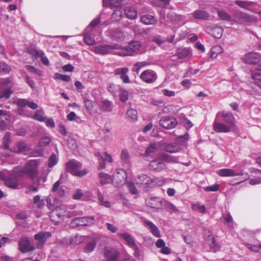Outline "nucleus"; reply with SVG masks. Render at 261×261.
Segmentation results:
<instances>
[{"label":"nucleus","mask_w":261,"mask_h":261,"mask_svg":"<svg viewBox=\"0 0 261 261\" xmlns=\"http://www.w3.org/2000/svg\"><path fill=\"white\" fill-rule=\"evenodd\" d=\"M156 148V144L155 143H152L149 145V146L148 147H147V148L145 151V153L146 155H149L151 153L154 152V151L155 150Z\"/></svg>","instance_id":"nucleus-56"},{"label":"nucleus","mask_w":261,"mask_h":261,"mask_svg":"<svg viewBox=\"0 0 261 261\" xmlns=\"http://www.w3.org/2000/svg\"><path fill=\"white\" fill-rule=\"evenodd\" d=\"M141 42L138 40L130 41L127 46L123 47L121 46L118 53L120 56H133L141 52Z\"/></svg>","instance_id":"nucleus-1"},{"label":"nucleus","mask_w":261,"mask_h":261,"mask_svg":"<svg viewBox=\"0 0 261 261\" xmlns=\"http://www.w3.org/2000/svg\"><path fill=\"white\" fill-rule=\"evenodd\" d=\"M98 177L100 185L102 186L108 184L110 180L112 181L111 176L108 174L103 172H101L98 174Z\"/></svg>","instance_id":"nucleus-35"},{"label":"nucleus","mask_w":261,"mask_h":261,"mask_svg":"<svg viewBox=\"0 0 261 261\" xmlns=\"http://www.w3.org/2000/svg\"><path fill=\"white\" fill-rule=\"evenodd\" d=\"M96 245V243L94 241H92L89 242L86 247L85 248L84 250L86 252H90L92 251Z\"/></svg>","instance_id":"nucleus-60"},{"label":"nucleus","mask_w":261,"mask_h":261,"mask_svg":"<svg viewBox=\"0 0 261 261\" xmlns=\"http://www.w3.org/2000/svg\"><path fill=\"white\" fill-rule=\"evenodd\" d=\"M28 100L23 98L18 99L16 101V104L18 108H24L25 106H28Z\"/></svg>","instance_id":"nucleus-55"},{"label":"nucleus","mask_w":261,"mask_h":261,"mask_svg":"<svg viewBox=\"0 0 261 261\" xmlns=\"http://www.w3.org/2000/svg\"><path fill=\"white\" fill-rule=\"evenodd\" d=\"M149 168L150 169L157 172H160L164 168V164L157 160H153L149 163Z\"/></svg>","instance_id":"nucleus-28"},{"label":"nucleus","mask_w":261,"mask_h":261,"mask_svg":"<svg viewBox=\"0 0 261 261\" xmlns=\"http://www.w3.org/2000/svg\"><path fill=\"white\" fill-rule=\"evenodd\" d=\"M159 123L163 128L170 129L174 128L177 125V121L173 117L166 116L160 120Z\"/></svg>","instance_id":"nucleus-9"},{"label":"nucleus","mask_w":261,"mask_h":261,"mask_svg":"<svg viewBox=\"0 0 261 261\" xmlns=\"http://www.w3.org/2000/svg\"><path fill=\"white\" fill-rule=\"evenodd\" d=\"M28 149V145L26 143L23 141L18 142L14 147V151L17 153L22 152Z\"/></svg>","instance_id":"nucleus-37"},{"label":"nucleus","mask_w":261,"mask_h":261,"mask_svg":"<svg viewBox=\"0 0 261 261\" xmlns=\"http://www.w3.org/2000/svg\"><path fill=\"white\" fill-rule=\"evenodd\" d=\"M103 5L107 7L109 5L111 9L119 8L121 7V3L119 0H103Z\"/></svg>","instance_id":"nucleus-34"},{"label":"nucleus","mask_w":261,"mask_h":261,"mask_svg":"<svg viewBox=\"0 0 261 261\" xmlns=\"http://www.w3.org/2000/svg\"><path fill=\"white\" fill-rule=\"evenodd\" d=\"M164 201L161 200L159 197H151L146 199V205L153 208H160L163 206Z\"/></svg>","instance_id":"nucleus-18"},{"label":"nucleus","mask_w":261,"mask_h":261,"mask_svg":"<svg viewBox=\"0 0 261 261\" xmlns=\"http://www.w3.org/2000/svg\"><path fill=\"white\" fill-rule=\"evenodd\" d=\"M33 119L37 120L40 122L45 121L46 120L45 117L43 116V112L40 110H37L34 116L32 117Z\"/></svg>","instance_id":"nucleus-44"},{"label":"nucleus","mask_w":261,"mask_h":261,"mask_svg":"<svg viewBox=\"0 0 261 261\" xmlns=\"http://www.w3.org/2000/svg\"><path fill=\"white\" fill-rule=\"evenodd\" d=\"M95 156L97 158L98 160L100 161L98 166V170L106 168V162H107L109 163H112L113 162L112 156L107 152H105L103 155H101L99 152H96L95 153Z\"/></svg>","instance_id":"nucleus-11"},{"label":"nucleus","mask_w":261,"mask_h":261,"mask_svg":"<svg viewBox=\"0 0 261 261\" xmlns=\"http://www.w3.org/2000/svg\"><path fill=\"white\" fill-rule=\"evenodd\" d=\"M234 3L240 7L244 9H248V8L252 6L253 4L252 2L250 1H243L240 0H237Z\"/></svg>","instance_id":"nucleus-43"},{"label":"nucleus","mask_w":261,"mask_h":261,"mask_svg":"<svg viewBox=\"0 0 261 261\" xmlns=\"http://www.w3.org/2000/svg\"><path fill=\"white\" fill-rule=\"evenodd\" d=\"M126 178V175L124 170L121 168L117 169L114 171L112 182L115 186L119 187L125 182Z\"/></svg>","instance_id":"nucleus-5"},{"label":"nucleus","mask_w":261,"mask_h":261,"mask_svg":"<svg viewBox=\"0 0 261 261\" xmlns=\"http://www.w3.org/2000/svg\"><path fill=\"white\" fill-rule=\"evenodd\" d=\"M217 13L220 19L225 21H231V24H234V23L237 22L235 20L231 19V16L226 11L221 10H218Z\"/></svg>","instance_id":"nucleus-30"},{"label":"nucleus","mask_w":261,"mask_h":261,"mask_svg":"<svg viewBox=\"0 0 261 261\" xmlns=\"http://www.w3.org/2000/svg\"><path fill=\"white\" fill-rule=\"evenodd\" d=\"M261 55L257 52L250 51L242 58V61L247 64L255 65L260 60Z\"/></svg>","instance_id":"nucleus-6"},{"label":"nucleus","mask_w":261,"mask_h":261,"mask_svg":"<svg viewBox=\"0 0 261 261\" xmlns=\"http://www.w3.org/2000/svg\"><path fill=\"white\" fill-rule=\"evenodd\" d=\"M143 223L145 226H147L149 227L150 232L154 236L157 238H160L161 237L159 228L154 223L147 220H144Z\"/></svg>","instance_id":"nucleus-21"},{"label":"nucleus","mask_w":261,"mask_h":261,"mask_svg":"<svg viewBox=\"0 0 261 261\" xmlns=\"http://www.w3.org/2000/svg\"><path fill=\"white\" fill-rule=\"evenodd\" d=\"M141 21L142 23L149 25L154 24L156 22V20L154 16L151 15L146 14L143 15L141 17Z\"/></svg>","instance_id":"nucleus-32"},{"label":"nucleus","mask_w":261,"mask_h":261,"mask_svg":"<svg viewBox=\"0 0 261 261\" xmlns=\"http://www.w3.org/2000/svg\"><path fill=\"white\" fill-rule=\"evenodd\" d=\"M175 38L174 35H171L169 36L166 39H164L161 36L154 37L153 39V41L157 43L158 45H161L166 42L172 43Z\"/></svg>","instance_id":"nucleus-31"},{"label":"nucleus","mask_w":261,"mask_h":261,"mask_svg":"<svg viewBox=\"0 0 261 261\" xmlns=\"http://www.w3.org/2000/svg\"><path fill=\"white\" fill-rule=\"evenodd\" d=\"M99 109L103 112H111L112 111V102L107 99L103 100L100 102Z\"/></svg>","instance_id":"nucleus-25"},{"label":"nucleus","mask_w":261,"mask_h":261,"mask_svg":"<svg viewBox=\"0 0 261 261\" xmlns=\"http://www.w3.org/2000/svg\"><path fill=\"white\" fill-rule=\"evenodd\" d=\"M11 133L7 132L3 138V147L5 149H9L10 142Z\"/></svg>","instance_id":"nucleus-45"},{"label":"nucleus","mask_w":261,"mask_h":261,"mask_svg":"<svg viewBox=\"0 0 261 261\" xmlns=\"http://www.w3.org/2000/svg\"><path fill=\"white\" fill-rule=\"evenodd\" d=\"M213 128L217 133H227L234 130L226 124L217 122L216 119L213 122Z\"/></svg>","instance_id":"nucleus-16"},{"label":"nucleus","mask_w":261,"mask_h":261,"mask_svg":"<svg viewBox=\"0 0 261 261\" xmlns=\"http://www.w3.org/2000/svg\"><path fill=\"white\" fill-rule=\"evenodd\" d=\"M51 236L50 232L46 231H40L34 236V239L37 241V248L41 249L43 248L45 244L46 240Z\"/></svg>","instance_id":"nucleus-12"},{"label":"nucleus","mask_w":261,"mask_h":261,"mask_svg":"<svg viewBox=\"0 0 261 261\" xmlns=\"http://www.w3.org/2000/svg\"><path fill=\"white\" fill-rule=\"evenodd\" d=\"M13 85V83L12 80L10 78L8 77L3 79L0 83V88L4 90L6 88H9L11 87V90H12Z\"/></svg>","instance_id":"nucleus-39"},{"label":"nucleus","mask_w":261,"mask_h":261,"mask_svg":"<svg viewBox=\"0 0 261 261\" xmlns=\"http://www.w3.org/2000/svg\"><path fill=\"white\" fill-rule=\"evenodd\" d=\"M5 185L10 189H18L20 183L18 180L17 176L14 174H11L6 177L4 179Z\"/></svg>","instance_id":"nucleus-13"},{"label":"nucleus","mask_w":261,"mask_h":261,"mask_svg":"<svg viewBox=\"0 0 261 261\" xmlns=\"http://www.w3.org/2000/svg\"><path fill=\"white\" fill-rule=\"evenodd\" d=\"M38 162L37 160H30L26 163L22 170V172L28 175L31 179H34L38 173Z\"/></svg>","instance_id":"nucleus-3"},{"label":"nucleus","mask_w":261,"mask_h":261,"mask_svg":"<svg viewBox=\"0 0 261 261\" xmlns=\"http://www.w3.org/2000/svg\"><path fill=\"white\" fill-rule=\"evenodd\" d=\"M67 171L70 172L73 175L82 177L87 174L88 172L86 169L80 171L82 164L75 160H70L67 162L66 164Z\"/></svg>","instance_id":"nucleus-2"},{"label":"nucleus","mask_w":261,"mask_h":261,"mask_svg":"<svg viewBox=\"0 0 261 261\" xmlns=\"http://www.w3.org/2000/svg\"><path fill=\"white\" fill-rule=\"evenodd\" d=\"M58 159L55 153H53L49 156L48 161V166L49 167H52L58 163Z\"/></svg>","instance_id":"nucleus-52"},{"label":"nucleus","mask_w":261,"mask_h":261,"mask_svg":"<svg viewBox=\"0 0 261 261\" xmlns=\"http://www.w3.org/2000/svg\"><path fill=\"white\" fill-rule=\"evenodd\" d=\"M176 55L178 59H182L189 58L191 55V50L188 48H179Z\"/></svg>","instance_id":"nucleus-26"},{"label":"nucleus","mask_w":261,"mask_h":261,"mask_svg":"<svg viewBox=\"0 0 261 261\" xmlns=\"http://www.w3.org/2000/svg\"><path fill=\"white\" fill-rule=\"evenodd\" d=\"M30 53L35 58H41L44 55V53L42 50H37L36 49H31Z\"/></svg>","instance_id":"nucleus-58"},{"label":"nucleus","mask_w":261,"mask_h":261,"mask_svg":"<svg viewBox=\"0 0 261 261\" xmlns=\"http://www.w3.org/2000/svg\"><path fill=\"white\" fill-rule=\"evenodd\" d=\"M233 15L236 19L244 22H254L257 20L255 17L239 10L234 11Z\"/></svg>","instance_id":"nucleus-8"},{"label":"nucleus","mask_w":261,"mask_h":261,"mask_svg":"<svg viewBox=\"0 0 261 261\" xmlns=\"http://www.w3.org/2000/svg\"><path fill=\"white\" fill-rule=\"evenodd\" d=\"M219 188L220 185L219 184H215L212 186L205 187L203 189L206 192H216L219 190Z\"/></svg>","instance_id":"nucleus-57"},{"label":"nucleus","mask_w":261,"mask_h":261,"mask_svg":"<svg viewBox=\"0 0 261 261\" xmlns=\"http://www.w3.org/2000/svg\"><path fill=\"white\" fill-rule=\"evenodd\" d=\"M11 68L10 66L5 63H0V73L8 74L10 72Z\"/></svg>","instance_id":"nucleus-49"},{"label":"nucleus","mask_w":261,"mask_h":261,"mask_svg":"<svg viewBox=\"0 0 261 261\" xmlns=\"http://www.w3.org/2000/svg\"><path fill=\"white\" fill-rule=\"evenodd\" d=\"M181 123L186 127V128L189 129L192 127L193 124L187 118L183 117L181 118Z\"/></svg>","instance_id":"nucleus-63"},{"label":"nucleus","mask_w":261,"mask_h":261,"mask_svg":"<svg viewBox=\"0 0 261 261\" xmlns=\"http://www.w3.org/2000/svg\"><path fill=\"white\" fill-rule=\"evenodd\" d=\"M104 256L107 259L102 261H117L119 252L114 249H106L104 252Z\"/></svg>","instance_id":"nucleus-19"},{"label":"nucleus","mask_w":261,"mask_h":261,"mask_svg":"<svg viewBox=\"0 0 261 261\" xmlns=\"http://www.w3.org/2000/svg\"><path fill=\"white\" fill-rule=\"evenodd\" d=\"M219 115H221L224 121L229 125V126L234 130L237 129L235 118L231 113L226 112H219L217 114L216 117H217Z\"/></svg>","instance_id":"nucleus-15"},{"label":"nucleus","mask_w":261,"mask_h":261,"mask_svg":"<svg viewBox=\"0 0 261 261\" xmlns=\"http://www.w3.org/2000/svg\"><path fill=\"white\" fill-rule=\"evenodd\" d=\"M51 139L48 137H44L40 139L39 143L38 146L39 147H43L48 145L50 142Z\"/></svg>","instance_id":"nucleus-53"},{"label":"nucleus","mask_w":261,"mask_h":261,"mask_svg":"<svg viewBox=\"0 0 261 261\" xmlns=\"http://www.w3.org/2000/svg\"><path fill=\"white\" fill-rule=\"evenodd\" d=\"M159 159L168 163L176 164L178 163V159L177 157L170 155L165 153L160 154Z\"/></svg>","instance_id":"nucleus-22"},{"label":"nucleus","mask_w":261,"mask_h":261,"mask_svg":"<svg viewBox=\"0 0 261 261\" xmlns=\"http://www.w3.org/2000/svg\"><path fill=\"white\" fill-rule=\"evenodd\" d=\"M118 235L119 237L123 238L125 241L127 245L129 247L132 248L136 246V244L129 234L127 233H118Z\"/></svg>","instance_id":"nucleus-24"},{"label":"nucleus","mask_w":261,"mask_h":261,"mask_svg":"<svg viewBox=\"0 0 261 261\" xmlns=\"http://www.w3.org/2000/svg\"><path fill=\"white\" fill-rule=\"evenodd\" d=\"M97 196L98 199L101 205H103L106 207H109L110 206L111 204L110 202H109L108 201H105L103 200V196L99 191H98L97 192Z\"/></svg>","instance_id":"nucleus-51"},{"label":"nucleus","mask_w":261,"mask_h":261,"mask_svg":"<svg viewBox=\"0 0 261 261\" xmlns=\"http://www.w3.org/2000/svg\"><path fill=\"white\" fill-rule=\"evenodd\" d=\"M217 173L220 176H236L243 175V180H245L249 178V175L248 173L236 172L234 170L229 168L219 170Z\"/></svg>","instance_id":"nucleus-10"},{"label":"nucleus","mask_w":261,"mask_h":261,"mask_svg":"<svg viewBox=\"0 0 261 261\" xmlns=\"http://www.w3.org/2000/svg\"><path fill=\"white\" fill-rule=\"evenodd\" d=\"M251 78L254 81L256 84L258 86H261V73L256 72L252 73Z\"/></svg>","instance_id":"nucleus-54"},{"label":"nucleus","mask_w":261,"mask_h":261,"mask_svg":"<svg viewBox=\"0 0 261 261\" xmlns=\"http://www.w3.org/2000/svg\"><path fill=\"white\" fill-rule=\"evenodd\" d=\"M35 248L30 244L29 239L27 237H22L18 242V249L23 253L32 252Z\"/></svg>","instance_id":"nucleus-7"},{"label":"nucleus","mask_w":261,"mask_h":261,"mask_svg":"<svg viewBox=\"0 0 261 261\" xmlns=\"http://www.w3.org/2000/svg\"><path fill=\"white\" fill-rule=\"evenodd\" d=\"M157 77L155 72L150 69L144 70L140 75V78L143 82L148 84L154 82L156 80Z\"/></svg>","instance_id":"nucleus-14"},{"label":"nucleus","mask_w":261,"mask_h":261,"mask_svg":"<svg viewBox=\"0 0 261 261\" xmlns=\"http://www.w3.org/2000/svg\"><path fill=\"white\" fill-rule=\"evenodd\" d=\"M222 48L219 45H216L213 47L211 49V57L212 58H216L217 55L222 52Z\"/></svg>","instance_id":"nucleus-46"},{"label":"nucleus","mask_w":261,"mask_h":261,"mask_svg":"<svg viewBox=\"0 0 261 261\" xmlns=\"http://www.w3.org/2000/svg\"><path fill=\"white\" fill-rule=\"evenodd\" d=\"M153 180L148 176L145 174H141L138 176L137 184L143 187H146L152 182Z\"/></svg>","instance_id":"nucleus-23"},{"label":"nucleus","mask_w":261,"mask_h":261,"mask_svg":"<svg viewBox=\"0 0 261 261\" xmlns=\"http://www.w3.org/2000/svg\"><path fill=\"white\" fill-rule=\"evenodd\" d=\"M223 29L221 27H216L213 28L211 32V34L215 38L219 39L222 37Z\"/></svg>","instance_id":"nucleus-40"},{"label":"nucleus","mask_w":261,"mask_h":261,"mask_svg":"<svg viewBox=\"0 0 261 261\" xmlns=\"http://www.w3.org/2000/svg\"><path fill=\"white\" fill-rule=\"evenodd\" d=\"M128 70L127 67L117 68L114 70V73L115 75H120V78L124 84H128L130 82L129 78L127 75Z\"/></svg>","instance_id":"nucleus-17"},{"label":"nucleus","mask_w":261,"mask_h":261,"mask_svg":"<svg viewBox=\"0 0 261 261\" xmlns=\"http://www.w3.org/2000/svg\"><path fill=\"white\" fill-rule=\"evenodd\" d=\"M25 68L30 72H33L38 75H41V71L38 69L35 68L33 66L27 65L25 66Z\"/></svg>","instance_id":"nucleus-62"},{"label":"nucleus","mask_w":261,"mask_h":261,"mask_svg":"<svg viewBox=\"0 0 261 261\" xmlns=\"http://www.w3.org/2000/svg\"><path fill=\"white\" fill-rule=\"evenodd\" d=\"M124 11L126 16L127 18L134 19L137 18V12L134 8L132 7H126Z\"/></svg>","instance_id":"nucleus-33"},{"label":"nucleus","mask_w":261,"mask_h":261,"mask_svg":"<svg viewBox=\"0 0 261 261\" xmlns=\"http://www.w3.org/2000/svg\"><path fill=\"white\" fill-rule=\"evenodd\" d=\"M93 220V217L76 218L73 219L72 223L76 225L86 226L89 224L92 223Z\"/></svg>","instance_id":"nucleus-20"},{"label":"nucleus","mask_w":261,"mask_h":261,"mask_svg":"<svg viewBox=\"0 0 261 261\" xmlns=\"http://www.w3.org/2000/svg\"><path fill=\"white\" fill-rule=\"evenodd\" d=\"M163 206L172 213H177L179 212L178 208L174 204L166 200H164Z\"/></svg>","instance_id":"nucleus-38"},{"label":"nucleus","mask_w":261,"mask_h":261,"mask_svg":"<svg viewBox=\"0 0 261 261\" xmlns=\"http://www.w3.org/2000/svg\"><path fill=\"white\" fill-rule=\"evenodd\" d=\"M164 149L169 153H176L180 150V147L176 143H170L165 144L164 146Z\"/></svg>","instance_id":"nucleus-29"},{"label":"nucleus","mask_w":261,"mask_h":261,"mask_svg":"<svg viewBox=\"0 0 261 261\" xmlns=\"http://www.w3.org/2000/svg\"><path fill=\"white\" fill-rule=\"evenodd\" d=\"M127 187L129 189V190L130 191V192L132 194H137V190L134 185V184L132 182H129L128 184H127Z\"/></svg>","instance_id":"nucleus-64"},{"label":"nucleus","mask_w":261,"mask_h":261,"mask_svg":"<svg viewBox=\"0 0 261 261\" xmlns=\"http://www.w3.org/2000/svg\"><path fill=\"white\" fill-rule=\"evenodd\" d=\"M128 92L125 90H121L119 94V98L121 101L125 102L128 99Z\"/></svg>","instance_id":"nucleus-61"},{"label":"nucleus","mask_w":261,"mask_h":261,"mask_svg":"<svg viewBox=\"0 0 261 261\" xmlns=\"http://www.w3.org/2000/svg\"><path fill=\"white\" fill-rule=\"evenodd\" d=\"M49 217L51 220L55 222V224L58 223L61 218L60 211L58 209H55L52 211L50 213Z\"/></svg>","instance_id":"nucleus-36"},{"label":"nucleus","mask_w":261,"mask_h":261,"mask_svg":"<svg viewBox=\"0 0 261 261\" xmlns=\"http://www.w3.org/2000/svg\"><path fill=\"white\" fill-rule=\"evenodd\" d=\"M126 115L129 118L131 122H134L137 120V112L135 109H128L126 112Z\"/></svg>","instance_id":"nucleus-41"},{"label":"nucleus","mask_w":261,"mask_h":261,"mask_svg":"<svg viewBox=\"0 0 261 261\" xmlns=\"http://www.w3.org/2000/svg\"><path fill=\"white\" fill-rule=\"evenodd\" d=\"M121 48L119 44L105 45L95 47L94 51L95 53L101 55L113 54L118 55V53Z\"/></svg>","instance_id":"nucleus-4"},{"label":"nucleus","mask_w":261,"mask_h":261,"mask_svg":"<svg viewBox=\"0 0 261 261\" xmlns=\"http://www.w3.org/2000/svg\"><path fill=\"white\" fill-rule=\"evenodd\" d=\"M84 42L88 45H92L95 43L94 39L92 38L89 34H86L84 38Z\"/></svg>","instance_id":"nucleus-59"},{"label":"nucleus","mask_w":261,"mask_h":261,"mask_svg":"<svg viewBox=\"0 0 261 261\" xmlns=\"http://www.w3.org/2000/svg\"><path fill=\"white\" fill-rule=\"evenodd\" d=\"M122 11L118 9L114 11L112 14L111 19L115 21H118L122 17Z\"/></svg>","instance_id":"nucleus-48"},{"label":"nucleus","mask_w":261,"mask_h":261,"mask_svg":"<svg viewBox=\"0 0 261 261\" xmlns=\"http://www.w3.org/2000/svg\"><path fill=\"white\" fill-rule=\"evenodd\" d=\"M55 79L57 80H60L62 81L69 82L71 81L70 76L67 75H64L58 73L55 74Z\"/></svg>","instance_id":"nucleus-50"},{"label":"nucleus","mask_w":261,"mask_h":261,"mask_svg":"<svg viewBox=\"0 0 261 261\" xmlns=\"http://www.w3.org/2000/svg\"><path fill=\"white\" fill-rule=\"evenodd\" d=\"M167 17L170 18L172 23L175 24L179 23L182 19V17L180 15L175 14L168 15Z\"/></svg>","instance_id":"nucleus-47"},{"label":"nucleus","mask_w":261,"mask_h":261,"mask_svg":"<svg viewBox=\"0 0 261 261\" xmlns=\"http://www.w3.org/2000/svg\"><path fill=\"white\" fill-rule=\"evenodd\" d=\"M194 18L203 20H208L209 18L208 13L203 10H196L192 13Z\"/></svg>","instance_id":"nucleus-27"},{"label":"nucleus","mask_w":261,"mask_h":261,"mask_svg":"<svg viewBox=\"0 0 261 261\" xmlns=\"http://www.w3.org/2000/svg\"><path fill=\"white\" fill-rule=\"evenodd\" d=\"M12 93L13 90H11V87L4 89L2 92L0 90V99L2 98L8 99L10 98Z\"/></svg>","instance_id":"nucleus-42"}]
</instances>
